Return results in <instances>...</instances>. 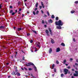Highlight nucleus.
Listing matches in <instances>:
<instances>
[{"instance_id":"obj_1","label":"nucleus","mask_w":78,"mask_h":78,"mask_svg":"<svg viewBox=\"0 0 78 78\" xmlns=\"http://www.w3.org/2000/svg\"><path fill=\"white\" fill-rule=\"evenodd\" d=\"M26 65L27 67H28V66H34V70L35 71V72H37V68L35 66V65H34L33 63L32 62H29V63H26Z\"/></svg>"},{"instance_id":"obj_2","label":"nucleus","mask_w":78,"mask_h":78,"mask_svg":"<svg viewBox=\"0 0 78 78\" xmlns=\"http://www.w3.org/2000/svg\"><path fill=\"white\" fill-rule=\"evenodd\" d=\"M55 23L57 26L58 25V26H62L64 24L63 22L61 21V20H59L58 21H56L55 22Z\"/></svg>"},{"instance_id":"obj_3","label":"nucleus","mask_w":78,"mask_h":78,"mask_svg":"<svg viewBox=\"0 0 78 78\" xmlns=\"http://www.w3.org/2000/svg\"><path fill=\"white\" fill-rule=\"evenodd\" d=\"M69 70L66 69H65L64 70V72L65 75H67L68 73Z\"/></svg>"},{"instance_id":"obj_4","label":"nucleus","mask_w":78,"mask_h":78,"mask_svg":"<svg viewBox=\"0 0 78 78\" xmlns=\"http://www.w3.org/2000/svg\"><path fill=\"white\" fill-rule=\"evenodd\" d=\"M46 33L47 34V36H50V35L48 33H49V31L47 30H46L45 31Z\"/></svg>"},{"instance_id":"obj_5","label":"nucleus","mask_w":78,"mask_h":78,"mask_svg":"<svg viewBox=\"0 0 78 78\" xmlns=\"http://www.w3.org/2000/svg\"><path fill=\"white\" fill-rule=\"evenodd\" d=\"M48 30L49 31V32H50V34L51 35V36H52V32L51 31V28H48Z\"/></svg>"},{"instance_id":"obj_6","label":"nucleus","mask_w":78,"mask_h":78,"mask_svg":"<svg viewBox=\"0 0 78 78\" xmlns=\"http://www.w3.org/2000/svg\"><path fill=\"white\" fill-rule=\"evenodd\" d=\"M57 29H59V30H61L62 27L60 26H56Z\"/></svg>"},{"instance_id":"obj_7","label":"nucleus","mask_w":78,"mask_h":78,"mask_svg":"<svg viewBox=\"0 0 78 78\" xmlns=\"http://www.w3.org/2000/svg\"><path fill=\"white\" fill-rule=\"evenodd\" d=\"M60 51V48H56V52H59Z\"/></svg>"},{"instance_id":"obj_8","label":"nucleus","mask_w":78,"mask_h":78,"mask_svg":"<svg viewBox=\"0 0 78 78\" xmlns=\"http://www.w3.org/2000/svg\"><path fill=\"white\" fill-rule=\"evenodd\" d=\"M12 74L13 75H15V76H16V75H17V73H16V72H13L12 73Z\"/></svg>"},{"instance_id":"obj_9","label":"nucleus","mask_w":78,"mask_h":78,"mask_svg":"<svg viewBox=\"0 0 78 78\" xmlns=\"http://www.w3.org/2000/svg\"><path fill=\"white\" fill-rule=\"evenodd\" d=\"M51 44H54L55 43V41L53 39H51Z\"/></svg>"},{"instance_id":"obj_10","label":"nucleus","mask_w":78,"mask_h":78,"mask_svg":"<svg viewBox=\"0 0 78 78\" xmlns=\"http://www.w3.org/2000/svg\"><path fill=\"white\" fill-rule=\"evenodd\" d=\"M49 23H53V20L51 19H50L48 21Z\"/></svg>"},{"instance_id":"obj_11","label":"nucleus","mask_w":78,"mask_h":78,"mask_svg":"<svg viewBox=\"0 0 78 78\" xmlns=\"http://www.w3.org/2000/svg\"><path fill=\"white\" fill-rule=\"evenodd\" d=\"M4 28H5V26H0V29H4Z\"/></svg>"},{"instance_id":"obj_12","label":"nucleus","mask_w":78,"mask_h":78,"mask_svg":"<svg viewBox=\"0 0 78 78\" xmlns=\"http://www.w3.org/2000/svg\"><path fill=\"white\" fill-rule=\"evenodd\" d=\"M51 51H52V48H50V49L49 51V53H51Z\"/></svg>"},{"instance_id":"obj_13","label":"nucleus","mask_w":78,"mask_h":78,"mask_svg":"<svg viewBox=\"0 0 78 78\" xmlns=\"http://www.w3.org/2000/svg\"><path fill=\"white\" fill-rule=\"evenodd\" d=\"M73 76H78V74L74 73L73 74Z\"/></svg>"},{"instance_id":"obj_14","label":"nucleus","mask_w":78,"mask_h":78,"mask_svg":"<svg viewBox=\"0 0 78 78\" xmlns=\"http://www.w3.org/2000/svg\"><path fill=\"white\" fill-rule=\"evenodd\" d=\"M16 75H17V76H20V74L19 73H18V72H16Z\"/></svg>"},{"instance_id":"obj_15","label":"nucleus","mask_w":78,"mask_h":78,"mask_svg":"<svg viewBox=\"0 0 78 78\" xmlns=\"http://www.w3.org/2000/svg\"><path fill=\"white\" fill-rule=\"evenodd\" d=\"M61 45L63 46V47H65V44L63 43H62L61 44Z\"/></svg>"},{"instance_id":"obj_16","label":"nucleus","mask_w":78,"mask_h":78,"mask_svg":"<svg viewBox=\"0 0 78 78\" xmlns=\"http://www.w3.org/2000/svg\"><path fill=\"white\" fill-rule=\"evenodd\" d=\"M55 67V64H53L52 66V69H53Z\"/></svg>"},{"instance_id":"obj_17","label":"nucleus","mask_w":78,"mask_h":78,"mask_svg":"<svg viewBox=\"0 0 78 78\" xmlns=\"http://www.w3.org/2000/svg\"><path fill=\"white\" fill-rule=\"evenodd\" d=\"M22 30V28H17V30L18 31H21Z\"/></svg>"},{"instance_id":"obj_18","label":"nucleus","mask_w":78,"mask_h":78,"mask_svg":"<svg viewBox=\"0 0 78 78\" xmlns=\"http://www.w3.org/2000/svg\"><path fill=\"white\" fill-rule=\"evenodd\" d=\"M32 31L33 32H34V33L35 34H37V32H36V31L32 30Z\"/></svg>"},{"instance_id":"obj_19","label":"nucleus","mask_w":78,"mask_h":78,"mask_svg":"<svg viewBox=\"0 0 78 78\" xmlns=\"http://www.w3.org/2000/svg\"><path fill=\"white\" fill-rule=\"evenodd\" d=\"M75 11L74 10H72L71 11V13L72 14H73L75 12Z\"/></svg>"},{"instance_id":"obj_20","label":"nucleus","mask_w":78,"mask_h":78,"mask_svg":"<svg viewBox=\"0 0 78 78\" xmlns=\"http://www.w3.org/2000/svg\"><path fill=\"white\" fill-rule=\"evenodd\" d=\"M37 6H38V3L37 2L35 5V6L36 8L37 7Z\"/></svg>"},{"instance_id":"obj_21","label":"nucleus","mask_w":78,"mask_h":78,"mask_svg":"<svg viewBox=\"0 0 78 78\" xmlns=\"http://www.w3.org/2000/svg\"><path fill=\"white\" fill-rule=\"evenodd\" d=\"M51 18H52V19H53L55 18V16H54V15H52L51 16Z\"/></svg>"},{"instance_id":"obj_22","label":"nucleus","mask_w":78,"mask_h":78,"mask_svg":"<svg viewBox=\"0 0 78 78\" xmlns=\"http://www.w3.org/2000/svg\"><path fill=\"white\" fill-rule=\"evenodd\" d=\"M54 72H56V68H54Z\"/></svg>"},{"instance_id":"obj_23","label":"nucleus","mask_w":78,"mask_h":78,"mask_svg":"<svg viewBox=\"0 0 78 78\" xmlns=\"http://www.w3.org/2000/svg\"><path fill=\"white\" fill-rule=\"evenodd\" d=\"M63 62L64 63V64H65V63L66 62V60L65 59L63 61Z\"/></svg>"},{"instance_id":"obj_24","label":"nucleus","mask_w":78,"mask_h":78,"mask_svg":"<svg viewBox=\"0 0 78 78\" xmlns=\"http://www.w3.org/2000/svg\"><path fill=\"white\" fill-rule=\"evenodd\" d=\"M56 63L57 64H59V62H58V60L56 61Z\"/></svg>"},{"instance_id":"obj_25","label":"nucleus","mask_w":78,"mask_h":78,"mask_svg":"<svg viewBox=\"0 0 78 78\" xmlns=\"http://www.w3.org/2000/svg\"><path fill=\"white\" fill-rule=\"evenodd\" d=\"M13 12V10H10V13L11 14V13H12V12Z\"/></svg>"},{"instance_id":"obj_26","label":"nucleus","mask_w":78,"mask_h":78,"mask_svg":"<svg viewBox=\"0 0 78 78\" xmlns=\"http://www.w3.org/2000/svg\"><path fill=\"white\" fill-rule=\"evenodd\" d=\"M15 52L16 54V55H15V58H16V56H17V55L18 53V52H16V51Z\"/></svg>"},{"instance_id":"obj_27","label":"nucleus","mask_w":78,"mask_h":78,"mask_svg":"<svg viewBox=\"0 0 78 78\" xmlns=\"http://www.w3.org/2000/svg\"><path fill=\"white\" fill-rule=\"evenodd\" d=\"M58 19H59V18H58V17L57 16L56 17L55 19L56 20H58Z\"/></svg>"},{"instance_id":"obj_28","label":"nucleus","mask_w":78,"mask_h":78,"mask_svg":"<svg viewBox=\"0 0 78 78\" xmlns=\"http://www.w3.org/2000/svg\"><path fill=\"white\" fill-rule=\"evenodd\" d=\"M2 4H1L0 5V9H2Z\"/></svg>"},{"instance_id":"obj_29","label":"nucleus","mask_w":78,"mask_h":78,"mask_svg":"<svg viewBox=\"0 0 78 78\" xmlns=\"http://www.w3.org/2000/svg\"><path fill=\"white\" fill-rule=\"evenodd\" d=\"M39 13V11L37 10V11L36 12V14H38V13Z\"/></svg>"},{"instance_id":"obj_30","label":"nucleus","mask_w":78,"mask_h":78,"mask_svg":"<svg viewBox=\"0 0 78 78\" xmlns=\"http://www.w3.org/2000/svg\"><path fill=\"white\" fill-rule=\"evenodd\" d=\"M14 14H15V13L14 12H12V16H14Z\"/></svg>"},{"instance_id":"obj_31","label":"nucleus","mask_w":78,"mask_h":78,"mask_svg":"<svg viewBox=\"0 0 78 78\" xmlns=\"http://www.w3.org/2000/svg\"><path fill=\"white\" fill-rule=\"evenodd\" d=\"M37 47H39V48H41V47H40V46L38 44H37Z\"/></svg>"},{"instance_id":"obj_32","label":"nucleus","mask_w":78,"mask_h":78,"mask_svg":"<svg viewBox=\"0 0 78 78\" xmlns=\"http://www.w3.org/2000/svg\"><path fill=\"white\" fill-rule=\"evenodd\" d=\"M33 14H34V15H36V12H35L34 11L33 12Z\"/></svg>"},{"instance_id":"obj_33","label":"nucleus","mask_w":78,"mask_h":78,"mask_svg":"<svg viewBox=\"0 0 78 78\" xmlns=\"http://www.w3.org/2000/svg\"><path fill=\"white\" fill-rule=\"evenodd\" d=\"M75 73H76L77 74H78V72L77 71H75Z\"/></svg>"},{"instance_id":"obj_34","label":"nucleus","mask_w":78,"mask_h":78,"mask_svg":"<svg viewBox=\"0 0 78 78\" xmlns=\"http://www.w3.org/2000/svg\"><path fill=\"white\" fill-rule=\"evenodd\" d=\"M61 77H62V76H64V74H61Z\"/></svg>"},{"instance_id":"obj_35","label":"nucleus","mask_w":78,"mask_h":78,"mask_svg":"<svg viewBox=\"0 0 78 78\" xmlns=\"http://www.w3.org/2000/svg\"><path fill=\"white\" fill-rule=\"evenodd\" d=\"M30 43H33V41L32 40H31L30 41Z\"/></svg>"},{"instance_id":"obj_36","label":"nucleus","mask_w":78,"mask_h":78,"mask_svg":"<svg viewBox=\"0 0 78 78\" xmlns=\"http://www.w3.org/2000/svg\"><path fill=\"white\" fill-rule=\"evenodd\" d=\"M75 3H76V4H77V3H78V1H75Z\"/></svg>"},{"instance_id":"obj_37","label":"nucleus","mask_w":78,"mask_h":78,"mask_svg":"<svg viewBox=\"0 0 78 78\" xmlns=\"http://www.w3.org/2000/svg\"><path fill=\"white\" fill-rule=\"evenodd\" d=\"M41 3L42 6H43V5H44V3H43V2H41Z\"/></svg>"},{"instance_id":"obj_38","label":"nucleus","mask_w":78,"mask_h":78,"mask_svg":"<svg viewBox=\"0 0 78 78\" xmlns=\"http://www.w3.org/2000/svg\"><path fill=\"white\" fill-rule=\"evenodd\" d=\"M30 33H28L27 34V36H30Z\"/></svg>"},{"instance_id":"obj_39","label":"nucleus","mask_w":78,"mask_h":78,"mask_svg":"<svg viewBox=\"0 0 78 78\" xmlns=\"http://www.w3.org/2000/svg\"><path fill=\"white\" fill-rule=\"evenodd\" d=\"M28 70H33V69L30 68H29L28 69Z\"/></svg>"},{"instance_id":"obj_40","label":"nucleus","mask_w":78,"mask_h":78,"mask_svg":"<svg viewBox=\"0 0 78 78\" xmlns=\"http://www.w3.org/2000/svg\"><path fill=\"white\" fill-rule=\"evenodd\" d=\"M35 48V51H37V48Z\"/></svg>"},{"instance_id":"obj_41","label":"nucleus","mask_w":78,"mask_h":78,"mask_svg":"<svg viewBox=\"0 0 78 78\" xmlns=\"http://www.w3.org/2000/svg\"><path fill=\"white\" fill-rule=\"evenodd\" d=\"M42 23H45L44 22V20H43L42 21Z\"/></svg>"},{"instance_id":"obj_42","label":"nucleus","mask_w":78,"mask_h":78,"mask_svg":"<svg viewBox=\"0 0 78 78\" xmlns=\"http://www.w3.org/2000/svg\"><path fill=\"white\" fill-rule=\"evenodd\" d=\"M37 8H35L34 9V11H36L37 10Z\"/></svg>"},{"instance_id":"obj_43","label":"nucleus","mask_w":78,"mask_h":78,"mask_svg":"<svg viewBox=\"0 0 78 78\" xmlns=\"http://www.w3.org/2000/svg\"><path fill=\"white\" fill-rule=\"evenodd\" d=\"M47 13L48 14V16H50V13L48 12H47Z\"/></svg>"},{"instance_id":"obj_44","label":"nucleus","mask_w":78,"mask_h":78,"mask_svg":"<svg viewBox=\"0 0 78 78\" xmlns=\"http://www.w3.org/2000/svg\"><path fill=\"white\" fill-rule=\"evenodd\" d=\"M20 2H18V5H20Z\"/></svg>"},{"instance_id":"obj_45","label":"nucleus","mask_w":78,"mask_h":78,"mask_svg":"<svg viewBox=\"0 0 78 78\" xmlns=\"http://www.w3.org/2000/svg\"><path fill=\"white\" fill-rule=\"evenodd\" d=\"M73 41H74V42H76L75 39L73 38Z\"/></svg>"},{"instance_id":"obj_46","label":"nucleus","mask_w":78,"mask_h":78,"mask_svg":"<svg viewBox=\"0 0 78 78\" xmlns=\"http://www.w3.org/2000/svg\"><path fill=\"white\" fill-rule=\"evenodd\" d=\"M75 66H78V63H75Z\"/></svg>"},{"instance_id":"obj_47","label":"nucleus","mask_w":78,"mask_h":78,"mask_svg":"<svg viewBox=\"0 0 78 78\" xmlns=\"http://www.w3.org/2000/svg\"><path fill=\"white\" fill-rule=\"evenodd\" d=\"M19 11H22V9H21V8L20 9H19Z\"/></svg>"},{"instance_id":"obj_48","label":"nucleus","mask_w":78,"mask_h":78,"mask_svg":"<svg viewBox=\"0 0 78 78\" xmlns=\"http://www.w3.org/2000/svg\"><path fill=\"white\" fill-rule=\"evenodd\" d=\"M41 13H42V14H44V11L43 10H41Z\"/></svg>"},{"instance_id":"obj_49","label":"nucleus","mask_w":78,"mask_h":78,"mask_svg":"<svg viewBox=\"0 0 78 78\" xmlns=\"http://www.w3.org/2000/svg\"><path fill=\"white\" fill-rule=\"evenodd\" d=\"M68 68L69 69H70V66H68Z\"/></svg>"},{"instance_id":"obj_50","label":"nucleus","mask_w":78,"mask_h":78,"mask_svg":"<svg viewBox=\"0 0 78 78\" xmlns=\"http://www.w3.org/2000/svg\"><path fill=\"white\" fill-rule=\"evenodd\" d=\"M24 69H25L26 70H28V69H26V68L25 67L24 68Z\"/></svg>"},{"instance_id":"obj_51","label":"nucleus","mask_w":78,"mask_h":78,"mask_svg":"<svg viewBox=\"0 0 78 78\" xmlns=\"http://www.w3.org/2000/svg\"><path fill=\"white\" fill-rule=\"evenodd\" d=\"M23 60H25V57H23Z\"/></svg>"},{"instance_id":"obj_52","label":"nucleus","mask_w":78,"mask_h":78,"mask_svg":"<svg viewBox=\"0 0 78 78\" xmlns=\"http://www.w3.org/2000/svg\"><path fill=\"white\" fill-rule=\"evenodd\" d=\"M17 12V10H15V13H16Z\"/></svg>"},{"instance_id":"obj_53","label":"nucleus","mask_w":78,"mask_h":78,"mask_svg":"<svg viewBox=\"0 0 78 78\" xmlns=\"http://www.w3.org/2000/svg\"><path fill=\"white\" fill-rule=\"evenodd\" d=\"M17 71H18V70H17V69H16V70H15V72H16V73L17 72Z\"/></svg>"},{"instance_id":"obj_54","label":"nucleus","mask_w":78,"mask_h":78,"mask_svg":"<svg viewBox=\"0 0 78 78\" xmlns=\"http://www.w3.org/2000/svg\"><path fill=\"white\" fill-rule=\"evenodd\" d=\"M76 62H78V59H76Z\"/></svg>"},{"instance_id":"obj_55","label":"nucleus","mask_w":78,"mask_h":78,"mask_svg":"<svg viewBox=\"0 0 78 78\" xmlns=\"http://www.w3.org/2000/svg\"><path fill=\"white\" fill-rule=\"evenodd\" d=\"M9 8H12V6H10Z\"/></svg>"},{"instance_id":"obj_56","label":"nucleus","mask_w":78,"mask_h":78,"mask_svg":"<svg viewBox=\"0 0 78 78\" xmlns=\"http://www.w3.org/2000/svg\"><path fill=\"white\" fill-rule=\"evenodd\" d=\"M42 6L43 8H44L45 7V6H44V5H42Z\"/></svg>"},{"instance_id":"obj_57","label":"nucleus","mask_w":78,"mask_h":78,"mask_svg":"<svg viewBox=\"0 0 78 78\" xmlns=\"http://www.w3.org/2000/svg\"><path fill=\"white\" fill-rule=\"evenodd\" d=\"M42 6H40V9H42Z\"/></svg>"},{"instance_id":"obj_58","label":"nucleus","mask_w":78,"mask_h":78,"mask_svg":"<svg viewBox=\"0 0 78 78\" xmlns=\"http://www.w3.org/2000/svg\"><path fill=\"white\" fill-rule=\"evenodd\" d=\"M6 65H9V63L7 62V63H6Z\"/></svg>"},{"instance_id":"obj_59","label":"nucleus","mask_w":78,"mask_h":78,"mask_svg":"<svg viewBox=\"0 0 78 78\" xmlns=\"http://www.w3.org/2000/svg\"><path fill=\"white\" fill-rule=\"evenodd\" d=\"M22 17H23V16H25V15L23 14H22Z\"/></svg>"},{"instance_id":"obj_60","label":"nucleus","mask_w":78,"mask_h":78,"mask_svg":"<svg viewBox=\"0 0 78 78\" xmlns=\"http://www.w3.org/2000/svg\"><path fill=\"white\" fill-rule=\"evenodd\" d=\"M70 60H71V61H72L73 60V58H70Z\"/></svg>"},{"instance_id":"obj_61","label":"nucleus","mask_w":78,"mask_h":78,"mask_svg":"<svg viewBox=\"0 0 78 78\" xmlns=\"http://www.w3.org/2000/svg\"><path fill=\"white\" fill-rule=\"evenodd\" d=\"M73 67L75 68V67H76V66H75V65H73Z\"/></svg>"},{"instance_id":"obj_62","label":"nucleus","mask_w":78,"mask_h":78,"mask_svg":"<svg viewBox=\"0 0 78 78\" xmlns=\"http://www.w3.org/2000/svg\"><path fill=\"white\" fill-rule=\"evenodd\" d=\"M44 27H47V26L46 25H44Z\"/></svg>"},{"instance_id":"obj_63","label":"nucleus","mask_w":78,"mask_h":78,"mask_svg":"<svg viewBox=\"0 0 78 78\" xmlns=\"http://www.w3.org/2000/svg\"><path fill=\"white\" fill-rule=\"evenodd\" d=\"M38 44H41V43H40V42H38Z\"/></svg>"},{"instance_id":"obj_64","label":"nucleus","mask_w":78,"mask_h":78,"mask_svg":"<svg viewBox=\"0 0 78 78\" xmlns=\"http://www.w3.org/2000/svg\"><path fill=\"white\" fill-rule=\"evenodd\" d=\"M74 70H75L74 69H72V71H74Z\"/></svg>"}]
</instances>
